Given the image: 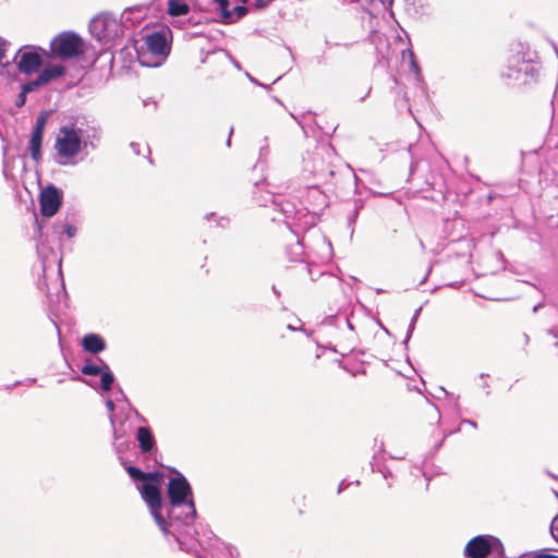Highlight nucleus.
Wrapping results in <instances>:
<instances>
[{"label":"nucleus","mask_w":558,"mask_h":558,"mask_svg":"<svg viewBox=\"0 0 558 558\" xmlns=\"http://www.w3.org/2000/svg\"><path fill=\"white\" fill-rule=\"evenodd\" d=\"M551 533L554 538L558 542V524L555 525V522L551 525Z\"/></svg>","instance_id":"28"},{"label":"nucleus","mask_w":558,"mask_h":558,"mask_svg":"<svg viewBox=\"0 0 558 558\" xmlns=\"http://www.w3.org/2000/svg\"><path fill=\"white\" fill-rule=\"evenodd\" d=\"M145 45L148 52L155 58L153 63L142 60V63L150 66H157L169 56L171 46L165 32H154L145 36Z\"/></svg>","instance_id":"8"},{"label":"nucleus","mask_w":558,"mask_h":558,"mask_svg":"<svg viewBox=\"0 0 558 558\" xmlns=\"http://www.w3.org/2000/svg\"><path fill=\"white\" fill-rule=\"evenodd\" d=\"M396 402L404 410H415L427 404V399L416 387L411 386L408 378L397 374L388 386Z\"/></svg>","instance_id":"2"},{"label":"nucleus","mask_w":558,"mask_h":558,"mask_svg":"<svg viewBox=\"0 0 558 558\" xmlns=\"http://www.w3.org/2000/svg\"><path fill=\"white\" fill-rule=\"evenodd\" d=\"M56 154L53 159L59 165L70 163V126L63 125L59 129L54 143Z\"/></svg>","instance_id":"12"},{"label":"nucleus","mask_w":558,"mask_h":558,"mask_svg":"<svg viewBox=\"0 0 558 558\" xmlns=\"http://www.w3.org/2000/svg\"><path fill=\"white\" fill-rule=\"evenodd\" d=\"M44 135L31 134V138L28 142V149L31 153L32 159L38 163L41 160V145H43Z\"/></svg>","instance_id":"18"},{"label":"nucleus","mask_w":558,"mask_h":558,"mask_svg":"<svg viewBox=\"0 0 558 558\" xmlns=\"http://www.w3.org/2000/svg\"><path fill=\"white\" fill-rule=\"evenodd\" d=\"M125 470L132 480L144 482L140 488L141 497L147 505L156 524L162 521L165 519L161 514V485L163 482V474L158 471L143 472L141 469L133 465L126 466Z\"/></svg>","instance_id":"1"},{"label":"nucleus","mask_w":558,"mask_h":558,"mask_svg":"<svg viewBox=\"0 0 558 558\" xmlns=\"http://www.w3.org/2000/svg\"><path fill=\"white\" fill-rule=\"evenodd\" d=\"M537 557L539 558H558V556L553 554H538Z\"/></svg>","instance_id":"31"},{"label":"nucleus","mask_w":558,"mask_h":558,"mask_svg":"<svg viewBox=\"0 0 558 558\" xmlns=\"http://www.w3.org/2000/svg\"><path fill=\"white\" fill-rule=\"evenodd\" d=\"M167 496L172 507L186 505L190 509L191 518H195L196 508L193 499V492L187 480L180 473L171 477L167 485Z\"/></svg>","instance_id":"3"},{"label":"nucleus","mask_w":558,"mask_h":558,"mask_svg":"<svg viewBox=\"0 0 558 558\" xmlns=\"http://www.w3.org/2000/svg\"><path fill=\"white\" fill-rule=\"evenodd\" d=\"M268 2L266 0H256V8L257 9H264L267 7Z\"/></svg>","instance_id":"29"},{"label":"nucleus","mask_w":558,"mask_h":558,"mask_svg":"<svg viewBox=\"0 0 558 558\" xmlns=\"http://www.w3.org/2000/svg\"><path fill=\"white\" fill-rule=\"evenodd\" d=\"M26 95L27 94H24V92L21 89V93L19 94L17 98H16V101H15V105L16 107L21 108L25 105L26 102Z\"/></svg>","instance_id":"26"},{"label":"nucleus","mask_w":558,"mask_h":558,"mask_svg":"<svg viewBox=\"0 0 558 558\" xmlns=\"http://www.w3.org/2000/svg\"><path fill=\"white\" fill-rule=\"evenodd\" d=\"M3 173H4V175L7 177V163H5V162H4V165H3Z\"/></svg>","instance_id":"33"},{"label":"nucleus","mask_w":558,"mask_h":558,"mask_svg":"<svg viewBox=\"0 0 558 558\" xmlns=\"http://www.w3.org/2000/svg\"><path fill=\"white\" fill-rule=\"evenodd\" d=\"M214 2L218 7L217 10L220 22L223 24H233L244 17L248 12V9L245 5H236L230 10L229 0H214Z\"/></svg>","instance_id":"13"},{"label":"nucleus","mask_w":558,"mask_h":558,"mask_svg":"<svg viewBox=\"0 0 558 558\" xmlns=\"http://www.w3.org/2000/svg\"><path fill=\"white\" fill-rule=\"evenodd\" d=\"M47 61H64L70 58V31H64L50 43V49L43 50Z\"/></svg>","instance_id":"10"},{"label":"nucleus","mask_w":558,"mask_h":558,"mask_svg":"<svg viewBox=\"0 0 558 558\" xmlns=\"http://www.w3.org/2000/svg\"><path fill=\"white\" fill-rule=\"evenodd\" d=\"M43 50L44 48L34 45L21 47L14 57L19 71L26 75L38 72L47 61Z\"/></svg>","instance_id":"5"},{"label":"nucleus","mask_w":558,"mask_h":558,"mask_svg":"<svg viewBox=\"0 0 558 558\" xmlns=\"http://www.w3.org/2000/svg\"><path fill=\"white\" fill-rule=\"evenodd\" d=\"M98 58L94 47L88 46L84 40L72 33V69L78 66L81 70L89 69Z\"/></svg>","instance_id":"9"},{"label":"nucleus","mask_w":558,"mask_h":558,"mask_svg":"<svg viewBox=\"0 0 558 558\" xmlns=\"http://www.w3.org/2000/svg\"><path fill=\"white\" fill-rule=\"evenodd\" d=\"M64 73L65 66L62 64L61 61H47V64L41 70L38 76L43 84L46 85L49 82L64 75Z\"/></svg>","instance_id":"15"},{"label":"nucleus","mask_w":558,"mask_h":558,"mask_svg":"<svg viewBox=\"0 0 558 558\" xmlns=\"http://www.w3.org/2000/svg\"><path fill=\"white\" fill-rule=\"evenodd\" d=\"M44 86L43 82L40 81L39 76H37L36 80L29 81L22 85V90L24 94H28L32 92L37 90L39 87Z\"/></svg>","instance_id":"23"},{"label":"nucleus","mask_w":558,"mask_h":558,"mask_svg":"<svg viewBox=\"0 0 558 558\" xmlns=\"http://www.w3.org/2000/svg\"><path fill=\"white\" fill-rule=\"evenodd\" d=\"M98 138V130L94 125L72 128V163L80 153L87 155L89 149H95Z\"/></svg>","instance_id":"7"},{"label":"nucleus","mask_w":558,"mask_h":558,"mask_svg":"<svg viewBox=\"0 0 558 558\" xmlns=\"http://www.w3.org/2000/svg\"><path fill=\"white\" fill-rule=\"evenodd\" d=\"M62 203V193L54 185H48L39 195L40 213L44 217H52L57 214Z\"/></svg>","instance_id":"11"},{"label":"nucleus","mask_w":558,"mask_h":558,"mask_svg":"<svg viewBox=\"0 0 558 558\" xmlns=\"http://www.w3.org/2000/svg\"><path fill=\"white\" fill-rule=\"evenodd\" d=\"M158 527L162 531L163 534H168L169 532V523L166 519L157 523Z\"/></svg>","instance_id":"27"},{"label":"nucleus","mask_w":558,"mask_h":558,"mask_svg":"<svg viewBox=\"0 0 558 558\" xmlns=\"http://www.w3.org/2000/svg\"><path fill=\"white\" fill-rule=\"evenodd\" d=\"M5 58V43L3 40H0V66H5L8 62H3V59Z\"/></svg>","instance_id":"25"},{"label":"nucleus","mask_w":558,"mask_h":558,"mask_svg":"<svg viewBox=\"0 0 558 558\" xmlns=\"http://www.w3.org/2000/svg\"><path fill=\"white\" fill-rule=\"evenodd\" d=\"M104 368H105V366L104 367L97 366L90 360H87L86 363L84 364V366L81 368V372L84 375L97 376L100 373H102Z\"/></svg>","instance_id":"21"},{"label":"nucleus","mask_w":558,"mask_h":558,"mask_svg":"<svg viewBox=\"0 0 558 558\" xmlns=\"http://www.w3.org/2000/svg\"><path fill=\"white\" fill-rule=\"evenodd\" d=\"M319 360V355L318 354H307L306 356H304V364L308 367H315L314 363L317 362Z\"/></svg>","instance_id":"24"},{"label":"nucleus","mask_w":558,"mask_h":558,"mask_svg":"<svg viewBox=\"0 0 558 558\" xmlns=\"http://www.w3.org/2000/svg\"><path fill=\"white\" fill-rule=\"evenodd\" d=\"M45 277H46V286H47V296L51 306H53L54 311L59 313L61 310H66L69 307L68 302V292L65 290L64 278L61 271V260L58 262L57 274L54 278H49L47 275L48 267L46 264L43 266Z\"/></svg>","instance_id":"4"},{"label":"nucleus","mask_w":558,"mask_h":558,"mask_svg":"<svg viewBox=\"0 0 558 558\" xmlns=\"http://www.w3.org/2000/svg\"><path fill=\"white\" fill-rule=\"evenodd\" d=\"M120 28L118 20L107 13H100L89 22V33L100 43L113 40L119 35Z\"/></svg>","instance_id":"6"},{"label":"nucleus","mask_w":558,"mask_h":558,"mask_svg":"<svg viewBox=\"0 0 558 558\" xmlns=\"http://www.w3.org/2000/svg\"><path fill=\"white\" fill-rule=\"evenodd\" d=\"M58 338H59V341L61 342V335H60L59 330H58Z\"/></svg>","instance_id":"35"},{"label":"nucleus","mask_w":558,"mask_h":558,"mask_svg":"<svg viewBox=\"0 0 558 558\" xmlns=\"http://www.w3.org/2000/svg\"><path fill=\"white\" fill-rule=\"evenodd\" d=\"M137 440L143 453H148L153 450L154 438L148 427L142 426L137 429Z\"/></svg>","instance_id":"17"},{"label":"nucleus","mask_w":558,"mask_h":558,"mask_svg":"<svg viewBox=\"0 0 558 558\" xmlns=\"http://www.w3.org/2000/svg\"><path fill=\"white\" fill-rule=\"evenodd\" d=\"M190 12V7L183 0H168V14L171 16H182Z\"/></svg>","instance_id":"19"},{"label":"nucleus","mask_w":558,"mask_h":558,"mask_svg":"<svg viewBox=\"0 0 558 558\" xmlns=\"http://www.w3.org/2000/svg\"><path fill=\"white\" fill-rule=\"evenodd\" d=\"M63 357L65 360V363L69 365L68 356H66V354L64 352H63Z\"/></svg>","instance_id":"34"},{"label":"nucleus","mask_w":558,"mask_h":558,"mask_svg":"<svg viewBox=\"0 0 558 558\" xmlns=\"http://www.w3.org/2000/svg\"><path fill=\"white\" fill-rule=\"evenodd\" d=\"M2 153H3V157L5 158L7 154H8V147L7 146L3 147V151Z\"/></svg>","instance_id":"32"},{"label":"nucleus","mask_w":558,"mask_h":558,"mask_svg":"<svg viewBox=\"0 0 558 558\" xmlns=\"http://www.w3.org/2000/svg\"><path fill=\"white\" fill-rule=\"evenodd\" d=\"M46 123H47V113L41 112L36 119V123L32 130V133L38 134V135H44V130H45Z\"/></svg>","instance_id":"22"},{"label":"nucleus","mask_w":558,"mask_h":558,"mask_svg":"<svg viewBox=\"0 0 558 558\" xmlns=\"http://www.w3.org/2000/svg\"><path fill=\"white\" fill-rule=\"evenodd\" d=\"M82 344L85 351L93 354L101 352L106 347L104 339L95 333L85 336L82 340Z\"/></svg>","instance_id":"16"},{"label":"nucleus","mask_w":558,"mask_h":558,"mask_svg":"<svg viewBox=\"0 0 558 558\" xmlns=\"http://www.w3.org/2000/svg\"><path fill=\"white\" fill-rule=\"evenodd\" d=\"M248 0H241V2L243 3L242 5H244Z\"/></svg>","instance_id":"36"},{"label":"nucleus","mask_w":558,"mask_h":558,"mask_svg":"<svg viewBox=\"0 0 558 558\" xmlns=\"http://www.w3.org/2000/svg\"><path fill=\"white\" fill-rule=\"evenodd\" d=\"M62 233L70 238V225H63Z\"/></svg>","instance_id":"30"},{"label":"nucleus","mask_w":558,"mask_h":558,"mask_svg":"<svg viewBox=\"0 0 558 558\" xmlns=\"http://www.w3.org/2000/svg\"><path fill=\"white\" fill-rule=\"evenodd\" d=\"M99 375L101 376V389L105 391H109L112 387L114 378L106 364L105 368L102 369V373H100Z\"/></svg>","instance_id":"20"},{"label":"nucleus","mask_w":558,"mask_h":558,"mask_svg":"<svg viewBox=\"0 0 558 558\" xmlns=\"http://www.w3.org/2000/svg\"><path fill=\"white\" fill-rule=\"evenodd\" d=\"M492 553L489 536L478 535L471 538L464 548L468 558H486Z\"/></svg>","instance_id":"14"}]
</instances>
